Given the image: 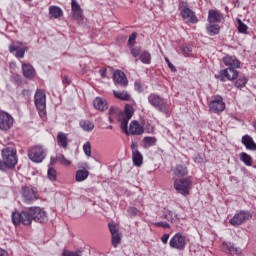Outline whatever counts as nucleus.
Wrapping results in <instances>:
<instances>
[{
    "instance_id": "nucleus-1",
    "label": "nucleus",
    "mask_w": 256,
    "mask_h": 256,
    "mask_svg": "<svg viewBox=\"0 0 256 256\" xmlns=\"http://www.w3.org/2000/svg\"><path fill=\"white\" fill-rule=\"evenodd\" d=\"M134 113L135 109L133 108V106L126 104L124 112H121L118 118V121L121 122L120 127L126 135H129V133L131 135H143V133H145V130L137 120L132 121L129 125V121L131 120V117H133Z\"/></svg>"
},
{
    "instance_id": "nucleus-2",
    "label": "nucleus",
    "mask_w": 256,
    "mask_h": 256,
    "mask_svg": "<svg viewBox=\"0 0 256 256\" xmlns=\"http://www.w3.org/2000/svg\"><path fill=\"white\" fill-rule=\"evenodd\" d=\"M34 103L38 111V115L42 121L47 120V96L45 91L36 90L34 95Z\"/></svg>"
},
{
    "instance_id": "nucleus-3",
    "label": "nucleus",
    "mask_w": 256,
    "mask_h": 256,
    "mask_svg": "<svg viewBox=\"0 0 256 256\" xmlns=\"http://www.w3.org/2000/svg\"><path fill=\"white\" fill-rule=\"evenodd\" d=\"M33 222V207H28L20 212L12 213V223L17 227V225H31Z\"/></svg>"
},
{
    "instance_id": "nucleus-4",
    "label": "nucleus",
    "mask_w": 256,
    "mask_h": 256,
    "mask_svg": "<svg viewBox=\"0 0 256 256\" xmlns=\"http://www.w3.org/2000/svg\"><path fill=\"white\" fill-rule=\"evenodd\" d=\"M148 103L160 113H164V115H169V104L165 98L161 97L159 94L151 93L148 96Z\"/></svg>"
},
{
    "instance_id": "nucleus-5",
    "label": "nucleus",
    "mask_w": 256,
    "mask_h": 256,
    "mask_svg": "<svg viewBox=\"0 0 256 256\" xmlns=\"http://www.w3.org/2000/svg\"><path fill=\"white\" fill-rule=\"evenodd\" d=\"M2 159L4 168L13 169L17 165V151L13 148H5L2 150Z\"/></svg>"
},
{
    "instance_id": "nucleus-6",
    "label": "nucleus",
    "mask_w": 256,
    "mask_h": 256,
    "mask_svg": "<svg viewBox=\"0 0 256 256\" xmlns=\"http://www.w3.org/2000/svg\"><path fill=\"white\" fill-rule=\"evenodd\" d=\"M174 189L180 195L187 196L189 195V191H191V179L189 178H180L174 180Z\"/></svg>"
},
{
    "instance_id": "nucleus-7",
    "label": "nucleus",
    "mask_w": 256,
    "mask_h": 256,
    "mask_svg": "<svg viewBox=\"0 0 256 256\" xmlns=\"http://www.w3.org/2000/svg\"><path fill=\"white\" fill-rule=\"evenodd\" d=\"M253 215L249 211L241 210L239 213H236L232 219L229 220L230 225L233 227H239L243 225L246 221L252 219Z\"/></svg>"
},
{
    "instance_id": "nucleus-8",
    "label": "nucleus",
    "mask_w": 256,
    "mask_h": 256,
    "mask_svg": "<svg viewBox=\"0 0 256 256\" xmlns=\"http://www.w3.org/2000/svg\"><path fill=\"white\" fill-rule=\"evenodd\" d=\"M169 245L172 249L183 251L187 245V238L180 232L176 233L169 241Z\"/></svg>"
},
{
    "instance_id": "nucleus-9",
    "label": "nucleus",
    "mask_w": 256,
    "mask_h": 256,
    "mask_svg": "<svg viewBox=\"0 0 256 256\" xmlns=\"http://www.w3.org/2000/svg\"><path fill=\"white\" fill-rule=\"evenodd\" d=\"M216 79H219L222 83L225 81H233L239 77V72L235 70V68H226L224 70H220L219 75L215 76Z\"/></svg>"
},
{
    "instance_id": "nucleus-10",
    "label": "nucleus",
    "mask_w": 256,
    "mask_h": 256,
    "mask_svg": "<svg viewBox=\"0 0 256 256\" xmlns=\"http://www.w3.org/2000/svg\"><path fill=\"white\" fill-rule=\"evenodd\" d=\"M209 109L212 113H223V111H225V102H223V97L215 96L209 103Z\"/></svg>"
},
{
    "instance_id": "nucleus-11",
    "label": "nucleus",
    "mask_w": 256,
    "mask_h": 256,
    "mask_svg": "<svg viewBox=\"0 0 256 256\" xmlns=\"http://www.w3.org/2000/svg\"><path fill=\"white\" fill-rule=\"evenodd\" d=\"M13 116L6 112H0V131H9L13 127Z\"/></svg>"
},
{
    "instance_id": "nucleus-12",
    "label": "nucleus",
    "mask_w": 256,
    "mask_h": 256,
    "mask_svg": "<svg viewBox=\"0 0 256 256\" xmlns=\"http://www.w3.org/2000/svg\"><path fill=\"white\" fill-rule=\"evenodd\" d=\"M10 53H15V57L17 59H23L25 57V51H27V47L23 46L21 42H13L9 46Z\"/></svg>"
},
{
    "instance_id": "nucleus-13",
    "label": "nucleus",
    "mask_w": 256,
    "mask_h": 256,
    "mask_svg": "<svg viewBox=\"0 0 256 256\" xmlns=\"http://www.w3.org/2000/svg\"><path fill=\"white\" fill-rule=\"evenodd\" d=\"M131 151H132L133 165H135V167H141V165H143V154L139 152L137 143L131 144Z\"/></svg>"
},
{
    "instance_id": "nucleus-14",
    "label": "nucleus",
    "mask_w": 256,
    "mask_h": 256,
    "mask_svg": "<svg viewBox=\"0 0 256 256\" xmlns=\"http://www.w3.org/2000/svg\"><path fill=\"white\" fill-rule=\"evenodd\" d=\"M71 14L72 19L83 21V9H81V5H79L77 0H71Z\"/></svg>"
},
{
    "instance_id": "nucleus-15",
    "label": "nucleus",
    "mask_w": 256,
    "mask_h": 256,
    "mask_svg": "<svg viewBox=\"0 0 256 256\" xmlns=\"http://www.w3.org/2000/svg\"><path fill=\"white\" fill-rule=\"evenodd\" d=\"M33 221L36 223H47V212L41 207H34Z\"/></svg>"
},
{
    "instance_id": "nucleus-16",
    "label": "nucleus",
    "mask_w": 256,
    "mask_h": 256,
    "mask_svg": "<svg viewBox=\"0 0 256 256\" xmlns=\"http://www.w3.org/2000/svg\"><path fill=\"white\" fill-rule=\"evenodd\" d=\"M113 79L115 85H119L120 87H127L128 81L127 76H125V73L121 70H116L113 74Z\"/></svg>"
},
{
    "instance_id": "nucleus-17",
    "label": "nucleus",
    "mask_w": 256,
    "mask_h": 256,
    "mask_svg": "<svg viewBox=\"0 0 256 256\" xmlns=\"http://www.w3.org/2000/svg\"><path fill=\"white\" fill-rule=\"evenodd\" d=\"M47 157V152L41 146H35L33 152V162L34 163H43Z\"/></svg>"
},
{
    "instance_id": "nucleus-18",
    "label": "nucleus",
    "mask_w": 256,
    "mask_h": 256,
    "mask_svg": "<svg viewBox=\"0 0 256 256\" xmlns=\"http://www.w3.org/2000/svg\"><path fill=\"white\" fill-rule=\"evenodd\" d=\"M222 251L230 253V255H241L242 250L239 247H235L231 242L222 243Z\"/></svg>"
},
{
    "instance_id": "nucleus-19",
    "label": "nucleus",
    "mask_w": 256,
    "mask_h": 256,
    "mask_svg": "<svg viewBox=\"0 0 256 256\" xmlns=\"http://www.w3.org/2000/svg\"><path fill=\"white\" fill-rule=\"evenodd\" d=\"M223 63L226 67H229V69H239V67H241V62H239L235 56H225Z\"/></svg>"
},
{
    "instance_id": "nucleus-20",
    "label": "nucleus",
    "mask_w": 256,
    "mask_h": 256,
    "mask_svg": "<svg viewBox=\"0 0 256 256\" xmlns=\"http://www.w3.org/2000/svg\"><path fill=\"white\" fill-rule=\"evenodd\" d=\"M181 15L183 19H186V21H189L190 23H197L199 21L197 16H195V12L187 7L181 10Z\"/></svg>"
},
{
    "instance_id": "nucleus-21",
    "label": "nucleus",
    "mask_w": 256,
    "mask_h": 256,
    "mask_svg": "<svg viewBox=\"0 0 256 256\" xmlns=\"http://www.w3.org/2000/svg\"><path fill=\"white\" fill-rule=\"evenodd\" d=\"M56 139L58 146L62 147V149L69 147V135L67 133L58 132Z\"/></svg>"
},
{
    "instance_id": "nucleus-22",
    "label": "nucleus",
    "mask_w": 256,
    "mask_h": 256,
    "mask_svg": "<svg viewBox=\"0 0 256 256\" xmlns=\"http://www.w3.org/2000/svg\"><path fill=\"white\" fill-rule=\"evenodd\" d=\"M22 197L24 199V203L29 205L33 201V187L24 186L22 188Z\"/></svg>"
},
{
    "instance_id": "nucleus-23",
    "label": "nucleus",
    "mask_w": 256,
    "mask_h": 256,
    "mask_svg": "<svg viewBox=\"0 0 256 256\" xmlns=\"http://www.w3.org/2000/svg\"><path fill=\"white\" fill-rule=\"evenodd\" d=\"M241 143L248 149L249 151H256V143L253 138L249 135H244L242 137Z\"/></svg>"
},
{
    "instance_id": "nucleus-24",
    "label": "nucleus",
    "mask_w": 256,
    "mask_h": 256,
    "mask_svg": "<svg viewBox=\"0 0 256 256\" xmlns=\"http://www.w3.org/2000/svg\"><path fill=\"white\" fill-rule=\"evenodd\" d=\"M172 172L174 173L175 177H185L189 175V170L187 169V166L183 164H178L176 165L173 169Z\"/></svg>"
},
{
    "instance_id": "nucleus-25",
    "label": "nucleus",
    "mask_w": 256,
    "mask_h": 256,
    "mask_svg": "<svg viewBox=\"0 0 256 256\" xmlns=\"http://www.w3.org/2000/svg\"><path fill=\"white\" fill-rule=\"evenodd\" d=\"M93 105L98 111H107V109H109V104H107V100L101 97L95 98Z\"/></svg>"
},
{
    "instance_id": "nucleus-26",
    "label": "nucleus",
    "mask_w": 256,
    "mask_h": 256,
    "mask_svg": "<svg viewBox=\"0 0 256 256\" xmlns=\"http://www.w3.org/2000/svg\"><path fill=\"white\" fill-rule=\"evenodd\" d=\"M221 19H223V16L215 11V10H210L208 14V21L209 23H221Z\"/></svg>"
},
{
    "instance_id": "nucleus-27",
    "label": "nucleus",
    "mask_w": 256,
    "mask_h": 256,
    "mask_svg": "<svg viewBox=\"0 0 256 256\" xmlns=\"http://www.w3.org/2000/svg\"><path fill=\"white\" fill-rule=\"evenodd\" d=\"M22 73L26 79H33V66L31 64H22Z\"/></svg>"
},
{
    "instance_id": "nucleus-28",
    "label": "nucleus",
    "mask_w": 256,
    "mask_h": 256,
    "mask_svg": "<svg viewBox=\"0 0 256 256\" xmlns=\"http://www.w3.org/2000/svg\"><path fill=\"white\" fill-rule=\"evenodd\" d=\"M114 97L116 99H121V101H131V94L128 91H113Z\"/></svg>"
},
{
    "instance_id": "nucleus-29",
    "label": "nucleus",
    "mask_w": 256,
    "mask_h": 256,
    "mask_svg": "<svg viewBox=\"0 0 256 256\" xmlns=\"http://www.w3.org/2000/svg\"><path fill=\"white\" fill-rule=\"evenodd\" d=\"M80 127L83 129V131H86L87 133L93 131L95 129V124L89 120H81L80 121Z\"/></svg>"
},
{
    "instance_id": "nucleus-30",
    "label": "nucleus",
    "mask_w": 256,
    "mask_h": 256,
    "mask_svg": "<svg viewBox=\"0 0 256 256\" xmlns=\"http://www.w3.org/2000/svg\"><path fill=\"white\" fill-rule=\"evenodd\" d=\"M49 14L54 19H59V17H63V10H61V8H59L57 6H51L49 8Z\"/></svg>"
},
{
    "instance_id": "nucleus-31",
    "label": "nucleus",
    "mask_w": 256,
    "mask_h": 256,
    "mask_svg": "<svg viewBox=\"0 0 256 256\" xmlns=\"http://www.w3.org/2000/svg\"><path fill=\"white\" fill-rule=\"evenodd\" d=\"M240 161H242L246 167H251V165H253V158L245 152L240 153Z\"/></svg>"
},
{
    "instance_id": "nucleus-32",
    "label": "nucleus",
    "mask_w": 256,
    "mask_h": 256,
    "mask_svg": "<svg viewBox=\"0 0 256 256\" xmlns=\"http://www.w3.org/2000/svg\"><path fill=\"white\" fill-rule=\"evenodd\" d=\"M87 177H89V171H87L85 169L76 171L75 179H76L77 183H81V181H85V179H87Z\"/></svg>"
},
{
    "instance_id": "nucleus-33",
    "label": "nucleus",
    "mask_w": 256,
    "mask_h": 256,
    "mask_svg": "<svg viewBox=\"0 0 256 256\" xmlns=\"http://www.w3.org/2000/svg\"><path fill=\"white\" fill-rule=\"evenodd\" d=\"M162 218L171 222L179 220V216L171 210H165Z\"/></svg>"
},
{
    "instance_id": "nucleus-34",
    "label": "nucleus",
    "mask_w": 256,
    "mask_h": 256,
    "mask_svg": "<svg viewBox=\"0 0 256 256\" xmlns=\"http://www.w3.org/2000/svg\"><path fill=\"white\" fill-rule=\"evenodd\" d=\"M139 59L141 63H144V65H149L151 64V53L145 50L142 53H140Z\"/></svg>"
},
{
    "instance_id": "nucleus-35",
    "label": "nucleus",
    "mask_w": 256,
    "mask_h": 256,
    "mask_svg": "<svg viewBox=\"0 0 256 256\" xmlns=\"http://www.w3.org/2000/svg\"><path fill=\"white\" fill-rule=\"evenodd\" d=\"M144 147H153L157 143L156 137H144L142 140Z\"/></svg>"
},
{
    "instance_id": "nucleus-36",
    "label": "nucleus",
    "mask_w": 256,
    "mask_h": 256,
    "mask_svg": "<svg viewBox=\"0 0 256 256\" xmlns=\"http://www.w3.org/2000/svg\"><path fill=\"white\" fill-rule=\"evenodd\" d=\"M47 176L50 181H57V170L52 166H48Z\"/></svg>"
},
{
    "instance_id": "nucleus-37",
    "label": "nucleus",
    "mask_w": 256,
    "mask_h": 256,
    "mask_svg": "<svg viewBox=\"0 0 256 256\" xmlns=\"http://www.w3.org/2000/svg\"><path fill=\"white\" fill-rule=\"evenodd\" d=\"M207 31L209 35L213 37L214 35L219 34V25H210L207 27Z\"/></svg>"
},
{
    "instance_id": "nucleus-38",
    "label": "nucleus",
    "mask_w": 256,
    "mask_h": 256,
    "mask_svg": "<svg viewBox=\"0 0 256 256\" xmlns=\"http://www.w3.org/2000/svg\"><path fill=\"white\" fill-rule=\"evenodd\" d=\"M57 159L59 163H61V165H65L66 167H69V165H71V161L67 160V158H65V155L63 154H57Z\"/></svg>"
},
{
    "instance_id": "nucleus-39",
    "label": "nucleus",
    "mask_w": 256,
    "mask_h": 256,
    "mask_svg": "<svg viewBox=\"0 0 256 256\" xmlns=\"http://www.w3.org/2000/svg\"><path fill=\"white\" fill-rule=\"evenodd\" d=\"M235 87H237V89H241L243 87H245V85H247V78L245 77H240L236 82H235Z\"/></svg>"
},
{
    "instance_id": "nucleus-40",
    "label": "nucleus",
    "mask_w": 256,
    "mask_h": 256,
    "mask_svg": "<svg viewBox=\"0 0 256 256\" xmlns=\"http://www.w3.org/2000/svg\"><path fill=\"white\" fill-rule=\"evenodd\" d=\"M112 235V245L113 247H117V245H119V243H121V233H117V234H111Z\"/></svg>"
},
{
    "instance_id": "nucleus-41",
    "label": "nucleus",
    "mask_w": 256,
    "mask_h": 256,
    "mask_svg": "<svg viewBox=\"0 0 256 256\" xmlns=\"http://www.w3.org/2000/svg\"><path fill=\"white\" fill-rule=\"evenodd\" d=\"M239 33H247V25H245L241 19H237Z\"/></svg>"
},
{
    "instance_id": "nucleus-42",
    "label": "nucleus",
    "mask_w": 256,
    "mask_h": 256,
    "mask_svg": "<svg viewBox=\"0 0 256 256\" xmlns=\"http://www.w3.org/2000/svg\"><path fill=\"white\" fill-rule=\"evenodd\" d=\"M137 40V32H133L129 39H128V46L131 48V47H134L135 46V41Z\"/></svg>"
},
{
    "instance_id": "nucleus-43",
    "label": "nucleus",
    "mask_w": 256,
    "mask_h": 256,
    "mask_svg": "<svg viewBox=\"0 0 256 256\" xmlns=\"http://www.w3.org/2000/svg\"><path fill=\"white\" fill-rule=\"evenodd\" d=\"M130 53L133 57L141 56V47H130Z\"/></svg>"
},
{
    "instance_id": "nucleus-44",
    "label": "nucleus",
    "mask_w": 256,
    "mask_h": 256,
    "mask_svg": "<svg viewBox=\"0 0 256 256\" xmlns=\"http://www.w3.org/2000/svg\"><path fill=\"white\" fill-rule=\"evenodd\" d=\"M108 227H109V231H110L111 235H115V234L119 233V226L117 224L109 223Z\"/></svg>"
},
{
    "instance_id": "nucleus-45",
    "label": "nucleus",
    "mask_w": 256,
    "mask_h": 256,
    "mask_svg": "<svg viewBox=\"0 0 256 256\" xmlns=\"http://www.w3.org/2000/svg\"><path fill=\"white\" fill-rule=\"evenodd\" d=\"M83 151L87 157H91V143L90 142H86L83 145Z\"/></svg>"
},
{
    "instance_id": "nucleus-46",
    "label": "nucleus",
    "mask_w": 256,
    "mask_h": 256,
    "mask_svg": "<svg viewBox=\"0 0 256 256\" xmlns=\"http://www.w3.org/2000/svg\"><path fill=\"white\" fill-rule=\"evenodd\" d=\"M127 213L129 217H137V215H139V210L135 207H129Z\"/></svg>"
},
{
    "instance_id": "nucleus-47",
    "label": "nucleus",
    "mask_w": 256,
    "mask_h": 256,
    "mask_svg": "<svg viewBox=\"0 0 256 256\" xmlns=\"http://www.w3.org/2000/svg\"><path fill=\"white\" fill-rule=\"evenodd\" d=\"M83 253L82 250H77L76 252H64L62 255L63 256H81Z\"/></svg>"
},
{
    "instance_id": "nucleus-48",
    "label": "nucleus",
    "mask_w": 256,
    "mask_h": 256,
    "mask_svg": "<svg viewBox=\"0 0 256 256\" xmlns=\"http://www.w3.org/2000/svg\"><path fill=\"white\" fill-rule=\"evenodd\" d=\"M135 90L138 91V93H142L143 91V85L140 81H135L134 83Z\"/></svg>"
},
{
    "instance_id": "nucleus-49",
    "label": "nucleus",
    "mask_w": 256,
    "mask_h": 256,
    "mask_svg": "<svg viewBox=\"0 0 256 256\" xmlns=\"http://www.w3.org/2000/svg\"><path fill=\"white\" fill-rule=\"evenodd\" d=\"M165 61L170 69V71H172L173 73H175V71H177V68H175V66L173 65V63H171V61H169V58H165Z\"/></svg>"
},
{
    "instance_id": "nucleus-50",
    "label": "nucleus",
    "mask_w": 256,
    "mask_h": 256,
    "mask_svg": "<svg viewBox=\"0 0 256 256\" xmlns=\"http://www.w3.org/2000/svg\"><path fill=\"white\" fill-rule=\"evenodd\" d=\"M155 226L156 227H164V229H169V223H167V222H156Z\"/></svg>"
},
{
    "instance_id": "nucleus-51",
    "label": "nucleus",
    "mask_w": 256,
    "mask_h": 256,
    "mask_svg": "<svg viewBox=\"0 0 256 256\" xmlns=\"http://www.w3.org/2000/svg\"><path fill=\"white\" fill-rule=\"evenodd\" d=\"M57 161H59V158H57V155H56V157L52 156L50 158V163H49L48 167H53V165H55V163H57Z\"/></svg>"
},
{
    "instance_id": "nucleus-52",
    "label": "nucleus",
    "mask_w": 256,
    "mask_h": 256,
    "mask_svg": "<svg viewBox=\"0 0 256 256\" xmlns=\"http://www.w3.org/2000/svg\"><path fill=\"white\" fill-rule=\"evenodd\" d=\"M161 241L164 245H167L168 241H169V234H164L162 237H161Z\"/></svg>"
},
{
    "instance_id": "nucleus-53",
    "label": "nucleus",
    "mask_w": 256,
    "mask_h": 256,
    "mask_svg": "<svg viewBox=\"0 0 256 256\" xmlns=\"http://www.w3.org/2000/svg\"><path fill=\"white\" fill-rule=\"evenodd\" d=\"M62 83L64 85H71V80L67 76H64L62 79Z\"/></svg>"
},
{
    "instance_id": "nucleus-54",
    "label": "nucleus",
    "mask_w": 256,
    "mask_h": 256,
    "mask_svg": "<svg viewBox=\"0 0 256 256\" xmlns=\"http://www.w3.org/2000/svg\"><path fill=\"white\" fill-rule=\"evenodd\" d=\"M99 73H100V75H101V77H102L103 79H105V77H107V70L101 69V70L99 71Z\"/></svg>"
},
{
    "instance_id": "nucleus-55",
    "label": "nucleus",
    "mask_w": 256,
    "mask_h": 256,
    "mask_svg": "<svg viewBox=\"0 0 256 256\" xmlns=\"http://www.w3.org/2000/svg\"><path fill=\"white\" fill-rule=\"evenodd\" d=\"M0 171H6L5 164L0 160Z\"/></svg>"
},
{
    "instance_id": "nucleus-56",
    "label": "nucleus",
    "mask_w": 256,
    "mask_h": 256,
    "mask_svg": "<svg viewBox=\"0 0 256 256\" xmlns=\"http://www.w3.org/2000/svg\"><path fill=\"white\" fill-rule=\"evenodd\" d=\"M28 157L30 161H33V152L31 150L28 151Z\"/></svg>"
},
{
    "instance_id": "nucleus-57",
    "label": "nucleus",
    "mask_w": 256,
    "mask_h": 256,
    "mask_svg": "<svg viewBox=\"0 0 256 256\" xmlns=\"http://www.w3.org/2000/svg\"><path fill=\"white\" fill-rule=\"evenodd\" d=\"M109 115H110V116H111V115H115V108L111 107V108L109 109Z\"/></svg>"
},
{
    "instance_id": "nucleus-58",
    "label": "nucleus",
    "mask_w": 256,
    "mask_h": 256,
    "mask_svg": "<svg viewBox=\"0 0 256 256\" xmlns=\"http://www.w3.org/2000/svg\"><path fill=\"white\" fill-rule=\"evenodd\" d=\"M194 161H195V163H201V160H199V157H196V158L194 159Z\"/></svg>"
},
{
    "instance_id": "nucleus-59",
    "label": "nucleus",
    "mask_w": 256,
    "mask_h": 256,
    "mask_svg": "<svg viewBox=\"0 0 256 256\" xmlns=\"http://www.w3.org/2000/svg\"><path fill=\"white\" fill-rule=\"evenodd\" d=\"M34 199H39V194L34 192Z\"/></svg>"
},
{
    "instance_id": "nucleus-60",
    "label": "nucleus",
    "mask_w": 256,
    "mask_h": 256,
    "mask_svg": "<svg viewBox=\"0 0 256 256\" xmlns=\"http://www.w3.org/2000/svg\"><path fill=\"white\" fill-rule=\"evenodd\" d=\"M109 121L110 123H113V118L111 117V115L109 116Z\"/></svg>"
},
{
    "instance_id": "nucleus-61",
    "label": "nucleus",
    "mask_w": 256,
    "mask_h": 256,
    "mask_svg": "<svg viewBox=\"0 0 256 256\" xmlns=\"http://www.w3.org/2000/svg\"><path fill=\"white\" fill-rule=\"evenodd\" d=\"M107 129H113V126L110 125V126L107 127Z\"/></svg>"
},
{
    "instance_id": "nucleus-62",
    "label": "nucleus",
    "mask_w": 256,
    "mask_h": 256,
    "mask_svg": "<svg viewBox=\"0 0 256 256\" xmlns=\"http://www.w3.org/2000/svg\"><path fill=\"white\" fill-rule=\"evenodd\" d=\"M0 255H1V256H5V252L1 253Z\"/></svg>"
}]
</instances>
